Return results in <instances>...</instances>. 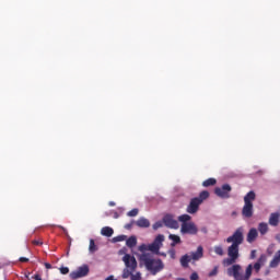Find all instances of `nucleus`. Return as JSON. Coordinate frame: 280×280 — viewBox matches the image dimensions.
I'll list each match as a JSON object with an SVG mask.
<instances>
[{"mask_svg": "<svg viewBox=\"0 0 280 280\" xmlns=\"http://www.w3.org/2000/svg\"><path fill=\"white\" fill-rule=\"evenodd\" d=\"M139 261L141 266H144L147 270L154 276L159 275L164 268L165 264L161 258L155 259L152 253H142L139 256Z\"/></svg>", "mask_w": 280, "mask_h": 280, "instance_id": "f03ea898", "label": "nucleus"}, {"mask_svg": "<svg viewBox=\"0 0 280 280\" xmlns=\"http://www.w3.org/2000/svg\"><path fill=\"white\" fill-rule=\"evenodd\" d=\"M232 189L233 188L231 187V185L223 184L221 187L214 188V194L219 198H222L223 200H226V199L231 198Z\"/></svg>", "mask_w": 280, "mask_h": 280, "instance_id": "20e7f679", "label": "nucleus"}, {"mask_svg": "<svg viewBox=\"0 0 280 280\" xmlns=\"http://www.w3.org/2000/svg\"><path fill=\"white\" fill-rule=\"evenodd\" d=\"M198 279H199L198 272H192L190 275V280H198Z\"/></svg>", "mask_w": 280, "mask_h": 280, "instance_id": "c9c22d12", "label": "nucleus"}, {"mask_svg": "<svg viewBox=\"0 0 280 280\" xmlns=\"http://www.w3.org/2000/svg\"><path fill=\"white\" fill-rule=\"evenodd\" d=\"M218 180L213 177H210L202 182V187H213V185H217Z\"/></svg>", "mask_w": 280, "mask_h": 280, "instance_id": "aec40b11", "label": "nucleus"}, {"mask_svg": "<svg viewBox=\"0 0 280 280\" xmlns=\"http://www.w3.org/2000/svg\"><path fill=\"white\" fill-rule=\"evenodd\" d=\"M162 222L167 229H178L179 226L178 221L172 214L164 215Z\"/></svg>", "mask_w": 280, "mask_h": 280, "instance_id": "0eeeda50", "label": "nucleus"}, {"mask_svg": "<svg viewBox=\"0 0 280 280\" xmlns=\"http://www.w3.org/2000/svg\"><path fill=\"white\" fill-rule=\"evenodd\" d=\"M242 215L243 218H253V203H244Z\"/></svg>", "mask_w": 280, "mask_h": 280, "instance_id": "9d476101", "label": "nucleus"}, {"mask_svg": "<svg viewBox=\"0 0 280 280\" xmlns=\"http://www.w3.org/2000/svg\"><path fill=\"white\" fill-rule=\"evenodd\" d=\"M139 250H140L141 253H145V250H148V246H145V245H140V246H139Z\"/></svg>", "mask_w": 280, "mask_h": 280, "instance_id": "4c0bfd02", "label": "nucleus"}, {"mask_svg": "<svg viewBox=\"0 0 280 280\" xmlns=\"http://www.w3.org/2000/svg\"><path fill=\"white\" fill-rule=\"evenodd\" d=\"M205 255V249L202 248V246H198L196 252H192L190 255V259H192L194 261H198V259H202Z\"/></svg>", "mask_w": 280, "mask_h": 280, "instance_id": "9b49d317", "label": "nucleus"}, {"mask_svg": "<svg viewBox=\"0 0 280 280\" xmlns=\"http://www.w3.org/2000/svg\"><path fill=\"white\" fill-rule=\"evenodd\" d=\"M109 207H115V201H109Z\"/></svg>", "mask_w": 280, "mask_h": 280, "instance_id": "79ce46f5", "label": "nucleus"}, {"mask_svg": "<svg viewBox=\"0 0 280 280\" xmlns=\"http://www.w3.org/2000/svg\"><path fill=\"white\" fill-rule=\"evenodd\" d=\"M90 272L89 265H83L79 267L75 271L70 272V279H82V277H86Z\"/></svg>", "mask_w": 280, "mask_h": 280, "instance_id": "423d86ee", "label": "nucleus"}, {"mask_svg": "<svg viewBox=\"0 0 280 280\" xmlns=\"http://www.w3.org/2000/svg\"><path fill=\"white\" fill-rule=\"evenodd\" d=\"M197 200H201V205L202 202H205V200H207V198H209V191L207 190H202L198 197H195Z\"/></svg>", "mask_w": 280, "mask_h": 280, "instance_id": "b1692460", "label": "nucleus"}, {"mask_svg": "<svg viewBox=\"0 0 280 280\" xmlns=\"http://www.w3.org/2000/svg\"><path fill=\"white\" fill-rule=\"evenodd\" d=\"M264 264H266V255H261V256L258 258L257 262L254 264V270H255L256 272H259V271L261 270V266H264Z\"/></svg>", "mask_w": 280, "mask_h": 280, "instance_id": "2eb2a0df", "label": "nucleus"}, {"mask_svg": "<svg viewBox=\"0 0 280 280\" xmlns=\"http://www.w3.org/2000/svg\"><path fill=\"white\" fill-rule=\"evenodd\" d=\"M126 235H118L114 237V242H126Z\"/></svg>", "mask_w": 280, "mask_h": 280, "instance_id": "7c9ffc66", "label": "nucleus"}, {"mask_svg": "<svg viewBox=\"0 0 280 280\" xmlns=\"http://www.w3.org/2000/svg\"><path fill=\"white\" fill-rule=\"evenodd\" d=\"M203 233H207V229H203Z\"/></svg>", "mask_w": 280, "mask_h": 280, "instance_id": "49530a36", "label": "nucleus"}, {"mask_svg": "<svg viewBox=\"0 0 280 280\" xmlns=\"http://www.w3.org/2000/svg\"><path fill=\"white\" fill-rule=\"evenodd\" d=\"M148 250H151V253H159V250H161V246L153 242L148 246Z\"/></svg>", "mask_w": 280, "mask_h": 280, "instance_id": "393cba45", "label": "nucleus"}, {"mask_svg": "<svg viewBox=\"0 0 280 280\" xmlns=\"http://www.w3.org/2000/svg\"><path fill=\"white\" fill-rule=\"evenodd\" d=\"M32 279H35V280H43V278H40V275H35L32 277Z\"/></svg>", "mask_w": 280, "mask_h": 280, "instance_id": "ea45409f", "label": "nucleus"}, {"mask_svg": "<svg viewBox=\"0 0 280 280\" xmlns=\"http://www.w3.org/2000/svg\"><path fill=\"white\" fill-rule=\"evenodd\" d=\"M256 195L255 191H249L245 197H244V202L253 205V200H255Z\"/></svg>", "mask_w": 280, "mask_h": 280, "instance_id": "6ab92c4d", "label": "nucleus"}, {"mask_svg": "<svg viewBox=\"0 0 280 280\" xmlns=\"http://www.w3.org/2000/svg\"><path fill=\"white\" fill-rule=\"evenodd\" d=\"M59 270L61 275H69V267H61Z\"/></svg>", "mask_w": 280, "mask_h": 280, "instance_id": "473e14b6", "label": "nucleus"}, {"mask_svg": "<svg viewBox=\"0 0 280 280\" xmlns=\"http://www.w3.org/2000/svg\"><path fill=\"white\" fill-rule=\"evenodd\" d=\"M126 246H128V248H135V246H137V236H130L126 241Z\"/></svg>", "mask_w": 280, "mask_h": 280, "instance_id": "4be33fe9", "label": "nucleus"}, {"mask_svg": "<svg viewBox=\"0 0 280 280\" xmlns=\"http://www.w3.org/2000/svg\"><path fill=\"white\" fill-rule=\"evenodd\" d=\"M258 231L260 235H266V233H268V223H259Z\"/></svg>", "mask_w": 280, "mask_h": 280, "instance_id": "5701e85b", "label": "nucleus"}, {"mask_svg": "<svg viewBox=\"0 0 280 280\" xmlns=\"http://www.w3.org/2000/svg\"><path fill=\"white\" fill-rule=\"evenodd\" d=\"M178 221L182 222V235H198V225L191 221V215L182 214L178 217Z\"/></svg>", "mask_w": 280, "mask_h": 280, "instance_id": "7ed1b4c3", "label": "nucleus"}, {"mask_svg": "<svg viewBox=\"0 0 280 280\" xmlns=\"http://www.w3.org/2000/svg\"><path fill=\"white\" fill-rule=\"evenodd\" d=\"M32 244H33L34 246H43V241H40V240H34V241H32Z\"/></svg>", "mask_w": 280, "mask_h": 280, "instance_id": "f704fd0d", "label": "nucleus"}, {"mask_svg": "<svg viewBox=\"0 0 280 280\" xmlns=\"http://www.w3.org/2000/svg\"><path fill=\"white\" fill-rule=\"evenodd\" d=\"M168 255H170L171 259H176V250L175 249H170Z\"/></svg>", "mask_w": 280, "mask_h": 280, "instance_id": "2f4dec72", "label": "nucleus"}, {"mask_svg": "<svg viewBox=\"0 0 280 280\" xmlns=\"http://www.w3.org/2000/svg\"><path fill=\"white\" fill-rule=\"evenodd\" d=\"M219 268V266H214V268L209 272V277H217Z\"/></svg>", "mask_w": 280, "mask_h": 280, "instance_id": "c756f323", "label": "nucleus"}, {"mask_svg": "<svg viewBox=\"0 0 280 280\" xmlns=\"http://www.w3.org/2000/svg\"><path fill=\"white\" fill-rule=\"evenodd\" d=\"M162 255V257H167V255L166 254H161Z\"/></svg>", "mask_w": 280, "mask_h": 280, "instance_id": "c03bdc74", "label": "nucleus"}, {"mask_svg": "<svg viewBox=\"0 0 280 280\" xmlns=\"http://www.w3.org/2000/svg\"><path fill=\"white\" fill-rule=\"evenodd\" d=\"M214 253L215 255H219L220 257H222L224 255V248H222V246L220 245L214 246Z\"/></svg>", "mask_w": 280, "mask_h": 280, "instance_id": "bb28decb", "label": "nucleus"}, {"mask_svg": "<svg viewBox=\"0 0 280 280\" xmlns=\"http://www.w3.org/2000/svg\"><path fill=\"white\" fill-rule=\"evenodd\" d=\"M122 261L126 266L125 270H129V272H135L137 270V258L130 254H126L122 257Z\"/></svg>", "mask_w": 280, "mask_h": 280, "instance_id": "39448f33", "label": "nucleus"}, {"mask_svg": "<svg viewBox=\"0 0 280 280\" xmlns=\"http://www.w3.org/2000/svg\"><path fill=\"white\" fill-rule=\"evenodd\" d=\"M228 244H232L228 247V257L223 259L222 264L228 268V277H233L234 280H249L253 277V265H248L245 275L242 273V266L235 265L240 259V245L244 244V232L242 229H237L232 236L226 238Z\"/></svg>", "mask_w": 280, "mask_h": 280, "instance_id": "f257e3e1", "label": "nucleus"}, {"mask_svg": "<svg viewBox=\"0 0 280 280\" xmlns=\"http://www.w3.org/2000/svg\"><path fill=\"white\" fill-rule=\"evenodd\" d=\"M257 250L253 249L252 253H250V257L252 259H255V255H256Z\"/></svg>", "mask_w": 280, "mask_h": 280, "instance_id": "a19ab883", "label": "nucleus"}, {"mask_svg": "<svg viewBox=\"0 0 280 280\" xmlns=\"http://www.w3.org/2000/svg\"><path fill=\"white\" fill-rule=\"evenodd\" d=\"M90 253H95L97 250V246L95 245L94 240H90V247H89Z\"/></svg>", "mask_w": 280, "mask_h": 280, "instance_id": "cd10ccee", "label": "nucleus"}, {"mask_svg": "<svg viewBox=\"0 0 280 280\" xmlns=\"http://www.w3.org/2000/svg\"><path fill=\"white\" fill-rule=\"evenodd\" d=\"M189 261H191V256L189 255H184L180 258V266L183 268H189Z\"/></svg>", "mask_w": 280, "mask_h": 280, "instance_id": "a211bd4d", "label": "nucleus"}, {"mask_svg": "<svg viewBox=\"0 0 280 280\" xmlns=\"http://www.w3.org/2000/svg\"><path fill=\"white\" fill-rule=\"evenodd\" d=\"M44 266L47 270H51V264L45 262Z\"/></svg>", "mask_w": 280, "mask_h": 280, "instance_id": "58836bf2", "label": "nucleus"}, {"mask_svg": "<svg viewBox=\"0 0 280 280\" xmlns=\"http://www.w3.org/2000/svg\"><path fill=\"white\" fill-rule=\"evenodd\" d=\"M136 224L139 229H150V220L141 217L139 220L136 221Z\"/></svg>", "mask_w": 280, "mask_h": 280, "instance_id": "4468645a", "label": "nucleus"}, {"mask_svg": "<svg viewBox=\"0 0 280 280\" xmlns=\"http://www.w3.org/2000/svg\"><path fill=\"white\" fill-rule=\"evenodd\" d=\"M258 232H257V229L253 228L249 230L248 234H247V242L249 244H253V242H255L257 240V236H258Z\"/></svg>", "mask_w": 280, "mask_h": 280, "instance_id": "ddd939ff", "label": "nucleus"}, {"mask_svg": "<svg viewBox=\"0 0 280 280\" xmlns=\"http://www.w3.org/2000/svg\"><path fill=\"white\" fill-rule=\"evenodd\" d=\"M280 264V250H278L276 253V255L273 256V259L270 261L269 266L271 268H277Z\"/></svg>", "mask_w": 280, "mask_h": 280, "instance_id": "f3484780", "label": "nucleus"}, {"mask_svg": "<svg viewBox=\"0 0 280 280\" xmlns=\"http://www.w3.org/2000/svg\"><path fill=\"white\" fill-rule=\"evenodd\" d=\"M113 233H115V231L110 226H104L101 230V235H104V237H113Z\"/></svg>", "mask_w": 280, "mask_h": 280, "instance_id": "dca6fc26", "label": "nucleus"}, {"mask_svg": "<svg viewBox=\"0 0 280 280\" xmlns=\"http://www.w3.org/2000/svg\"><path fill=\"white\" fill-rule=\"evenodd\" d=\"M135 271H130V269H124L122 270V279H128L130 280H143L141 277V271H137L136 273H132Z\"/></svg>", "mask_w": 280, "mask_h": 280, "instance_id": "1a4fd4ad", "label": "nucleus"}, {"mask_svg": "<svg viewBox=\"0 0 280 280\" xmlns=\"http://www.w3.org/2000/svg\"><path fill=\"white\" fill-rule=\"evenodd\" d=\"M168 240H172L171 246L174 247L176 244H180V236L176 234H170Z\"/></svg>", "mask_w": 280, "mask_h": 280, "instance_id": "412c9836", "label": "nucleus"}, {"mask_svg": "<svg viewBox=\"0 0 280 280\" xmlns=\"http://www.w3.org/2000/svg\"><path fill=\"white\" fill-rule=\"evenodd\" d=\"M280 222V214L279 212H273L269 217V224L270 226H279Z\"/></svg>", "mask_w": 280, "mask_h": 280, "instance_id": "f8f14e48", "label": "nucleus"}, {"mask_svg": "<svg viewBox=\"0 0 280 280\" xmlns=\"http://www.w3.org/2000/svg\"><path fill=\"white\" fill-rule=\"evenodd\" d=\"M130 226H131V225H130V224H128V225L126 226V229H130Z\"/></svg>", "mask_w": 280, "mask_h": 280, "instance_id": "a18cd8bd", "label": "nucleus"}, {"mask_svg": "<svg viewBox=\"0 0 280 280\" xmlns=\"http://www.w3.org/2000/svg\"><path fill=\"white\" fill-rule=\"evenodd\" d=\"M163 242H165V236L163 234H159L155 240L153 241V243L158 244V246H163Z\"/></svg>", "mask_w": 280, "mask_h": 280, "instance_id": "a878e982", "label": "nucleus"}, {"mask_svg": "<svg viewBox=\"0 0 280 280\" xmlns=\"http://www.w3.org/2000/svg\"><path fill=\"white\" fill-rule=\"evenodd\" d=\"M25 278H26V279H30V272L25 275Z\"/></svg>", "mask_w": 280, "mask_h": 280, "instance_id": "37998d69", "label": "nucleus"}, {"mask_svg": "<svg viewBox=\"0 0 280 280\" xmlns=\"http://www.w3.org/2000/svg\"><path fill=\"white\" fill-rule=\"evenodd\" d=\"M19 261H21L22 264H27V261H30V258L26 257H20Z\"/></svg>", "mask_w": 280, "mask_h": 280, "instance_id": "e433bc0d", "label": "nucleus"}, {"mask_svg": "<svg viewBox=\"0 0 280 280\" xmlns=\"http://www.w3.org/2000/svg\"><path fill=\"white\" fill-rule=\"evenodd\" d=\"M127 215H128L129 218H136V215H139V209L135 208V209L130 210V211L127 213Z\"/></svg>", "mask_w": 280, "mask_h": 280, "instance_id": "c85d7f7f", "label": "nucleus"}, {"mask_svg": "<svg viewBox=\"0 0 280 280\" xmlns=\"http://www.w3.org/2000/svg\"><path fill=\"white\" fill-rule=\"evenodd\" d=\"M200 205H201V200H198L195 198H192L189 202V205L187 206V213L194 214V213H198V209H200Z\"/></svg>", "mask_w": 280, "mask_h": 280, "instance_id": "6e6552de", "label": "nucleus"}, {"mask_svg": "<svg viewBox=\"0 0 280 280\" xmlns=\"http://www.w3.org/2000/svg\"><path fill=\"white\" fill-rule=\"evenodd\" d=\"M161 226H163V223H161V221H158V222H155V223L153 224L154 231L161 229Z\"/></svg>", "mask_w": 280, "mask_h": 280, "instance_id": "72a5a7b5", "label": "nucleus"}]
</instances>
